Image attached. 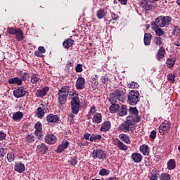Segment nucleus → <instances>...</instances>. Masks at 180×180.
<instances>
[{"label":"nucleus","instance_id":"obj_42","mask_svg":"<svg viewBox=\"0 0 180 180\" xmlns=\"http://www.w3.org/2000/svg\"><path fill=\"white\" fill-rule=\"evenodd\" d=\"M110 174V171L106 169H101L99 172V175L101 176H108Z\"/></svg>","mask_w":180,"mask_h":180},{"label":"nucleus","instance_id":"obj_11","mask_svg":"<svg viewBox=\"0 0 180 180\" xmlns=\"http://www.w3.org/2000/svg\"><path fill=\"white\" fill-rule=\"evenodd\" d=\"M47 151H49V148L44 143H41L37 146V153L40 155L47 154Z\"/></svg>","mask_w":180,"mask_h":180},{"label":"nucleus","instance_id":"obj_9","mask_svg":"<svg viewBox=\"0 0 180 180\" xmlns=\"http://www.w3.org/2000/svg\"><path fill=\"white\" fill-rule=\"evenodd\" d=\"M13 95L15 98H23L26 95V88L18 87L17 89L13 91Z\"/></svg>","mask_w":180,"mask_h":180},{"label":"nucleus","instance_id":"obj_12","mask_svg":"<svg viewBox=\"0 0 180 180\" xmlns=\"http://www.w3.org/2000/svg\"><path fill=\"white\" fill-rule=\"evenodd\" d=\"M129 113L131 115L128 116V117H132L133 120H136L137 117H139V122L141 120V117L139 115V110H137V108L131 107L129 108Z\"/></svg>","mask_w":180,"mask_h":180},{"label":"nucleus","instance_id":"obj_18","mask_svg":"<svg viewBox=\"0 0 180 180\" xmlns=\"http://www.w3.org/2000/svg\"><path fill=\"white\" fill-rule=\"evenodd\" d=\"M131 159L134 162L139 164V162H141V161H143V155L139 153H134L131 156Z\"/></svg>","mask_w":180,"mask_h":180},{"label":"nucleus","instance_id":"obj_21","mask_svg":"<svg viewBox=\"0 0 180 180\" xmlns=\"http://www.w3.org/2000/svg\"><path fill=\"white\" fill-rule=\"evenodd\" d=\"M176 61V59H175V57L170 56L169 58H167L166 61V65L168 68H172L174 65H175V62Z\"/></svg>","mask_w":180,"mask_h":180},{"label":"nucleus","instance_id":"obj_5","mask_svg":"<svg viewBox=\"0 0 180 180\" xmlns=\"http://www.w3.org/2000/svg\"><path fill=\"white\" fill-rule=\"evenodd\" d=\"M127 98L128 103L131 105V106H134L140 101V93L137 90H131L129 92Z\"/></svg>","mask_w":180,"mask_h":180},{"label":"nucleus","instance_id":"obj_44","mask_svg":"<svg viewBox=\"0 0 180 180\" xmlns=\"http://www.w3.org/2000/svg\"><path fill=\"white\" fill-rule=\"evenodd\" d=\"M96 112V108L95 106H92L87 115L88 119H91V116H92V115L95 114Z\"/></svg>","mask_w":180,"mask_h":180},{"label":"nucleus","instance_id":"obj_43","mask_svg":"<svg viewBox=\"0 0 180 180\" xmlns=\"http://www.w3.org/2000/svg\"><path fill=\"white\" fill-rule=\"evenodd\" d=\"M40 81V77H37L36 75H32L31 76V83L32 84H37Z\"/></svg>","mask_w":180,"mask_h":180},{"label":"nucleus","instance_id":"obj_52","mask_svg":"<svg viewBox=\"0 0 180 180\" xmlns=\"http://www.w3.org/2000/svg\"><path fill=\"white\" fill-rule=\"evenodd\" d=\"M111 18L112 20H117V19H119V15L115 13H111Z\"/></svg>","mask_w":180,"mask_h":180},{"label":"nucleus","instance_id":"obj_29","mask_svg":"<svg viewBox=\"0 0 180 180\" xmlns=\"http://www.w3.org/2000/svg\"><path fill=\"white\" fill-rule=\"evenodd\" d=\"M140 151L143 155H148L150 154V148L147 145H142L140 146Z\"/></svg>","mask_w":180,"mask_h":180},{"label":"nucleus","instance_id":"obj_25","mask_svg":"<svg viewBox=\"0 0 180 180\" xmlns=\"http://www.w3.org/2000/svg\"><path fill=\"white\" fill-rule=\"evenodd\" d=\"M15 39L18 40V41H22L23 39H25V35L23 34V31L20 28L17 29L15 31Z\"/></svg>","mask_w":180,"mask_h":180},{"label":"nucleus","instance_id":"obj_60","mask_svg":"<svg viewBox=\"0 0 180 180\" xmlns=\"http://www.w3.org/2000/svg\"><path fill=\"white\" fill-rule=\"evenodd\" d=\"M5 155V149L0 148V157H4Z\"/></svg>","mask_w":180,"mask_h":180},{"label":"nucleus","instance_id":"obj_41","mask_svg":"<svg viewBox=\"0 0 180 180\" xmlns=\"http://www.w3.org/2000/svg\"><path fill=\"white\" fill-rule=\"evenodd\" d=\"M101 139H102V136L101 135L92 134L90 136V141H98V140H101Z\"/></svg>","mask_w":180,"mask_h":180},{"label":"nucleus","instance_id":"obj_17","mask_svg":"<svg viewBox=\"0 0 180 180\" xmlns=\"http://www.w3.org/2000/svg\"><path fill=\"white\" fill-rule=\"evenodd\" d=\"M46 122L48 123H58L60 122V117L54 114H49L46 116Z\"/></svg>","mask_w":180,"mask_h":180},{"label":"nucleus","instance_id":"obj_49","mask_svg":"<svg viewBox=\"0 0 180 180\" xmlns=\"http://www.w3.org/2000/svg\"><path fill=\"white\" fill-rule=\"evenodd\" d=\"M30 78V75H29V73L25 72L22 76V81H27Z\"/></svg>","mask_w":180,"mask_h":180},{"label":"nucleus","instance_id":"obj_36","mask_svg":"<svg viewBox=\"0 0 180 180\" xmlns=\"http://www.w3.org/2000/svg\"><path fill=\"white\" fill-rule=\"evenodd\" d=\"M119 139H120L122 141H124L127 144H130V138H129V136L122 134L119 135Z\"/></svg>","mask_w":180,"mask_h":180},{"label":"nucleus","instance_id":"obj_20","mask_svg":"<svg viewBox=\"0 0 180 180\" xmlns=\"http://www.w3.org/2000/svg\"><path fill=\"white\" fill-rule=\"evenodd\" d=\"M68 146H70V142H68V141H63L62 143L58 146L56 150L57 153H63L65 148H68Z\"/></svg>","mask_w":180,"mask_h":180},{"label":"nucleus","instance_id":"obj_64","mask_svg":"<svg viewBox=\"0 0 180 180\" xmlns=\"http://www.w3.org/2000/svg\"><path fill=\"white\" fill-rule=\"evenodd\" d=\"M108 180H117L116 177H110Z\"/></svg>","mask_w":180,"mask_h":180},{"label":"nucleus","instance_id":"obj_3","mask_svg":"<svg viewBox=\"0 0 180 180\" xmlns=\"http://www.w3.org/2000/svg\"><path fill=\"white\" fill-rule=\"evenodd\" d=\"M109 101L110 103L124 102V93L122 91V90L117 89L110 94Z\"/></svg>","mask_w":180,"mask_h":180},{"label":"nucleus","instance_id":"obj_58","mask_svg":"<svg viewBox=\"0 0 180 180\" xmlns=\"http://www.w3.org/2000/svg\"><path fill=\"white\" fill-rule=\"evenodd\" d=\"M66 65L67 67H72V65H74V60H68Z\"/></svg>","mask_w":180,"mask_h":180},{"label":"nucleus","instance_id":"obj_61","mask_svg":"<svg viewBox=\"0 0 180 180\" xmlns=\"http://www.w3.org/2000/svg\"><path fill=\"white\" fill-rule=\"evenodd\" d=\"M84 139L86 140H89L90 141V139H91V134H85L84 136Z\"/></svg>","mask_w":180,"mask_h":180},{"label":"nucleus","instance_id":"obj_2","mask_svg":"<svg viewBox=\"0 0 180 180\" xmlns=\"http://www.w3.org/2000/svg\"><path fill=\"white\" fill-rule=\"evenodd\" d=\"M70 96H72L71 101L72 112L74 115H77L78 112H79V108H81V101L78 98V92L73 91Z\"/></svg>","mask_w":180,"mask_h":180},{"label":"nucleus","instance_id":"obj_26","mask_svg":"<svg viewBox=\"0 0 180 180\" xmlns=\"http://www.w3.org/2000/svg\"><path fill=\"white\" fill-rule=\"evenodd\" d=\"M151 37H153L151 33H146L144 34L143 41L145 46H150V44H151Z\"/></svg>","mask_w":180,"mask_h":180},{"label":"nucleus","instance_id":"obj_55","mask_svg":"<svg viewBox=\"0 0 180 180\" xmlns=\"http://www.w3.org/2000/svg\"><path fill=\"white\" fill-rule=\"evenodd\" d=\"M150 180H158V176H157V174H152Z\"/></svg>","mask_w":180,"mask_h":180},{"label":"nucleus","instance_id":"obj_15","mask_svg":"<svg viewBox=\"0 0 180 180\" xmlns=\"http://www.w3.org/2000/svg\"><path fill=\"white\" fill-rule=\"evenodd\" d=\"M76 88L80 91H82L85 88V79L82 77H79L76 82Z\"/></svg>","mask_w":180,"mask_h":180},{"label":"nucleus","instance_id":"obj_56","mask_svg":"<svg viewBox=\"0 0 180 180\" xmlns=\"http://www.w3.org/2000/svg\"><path fill=\"white\" fill-rule=\"evenodd\" d=\"M38 51H39L41 53H46V49L44 48V46H39L38 48Z\"/></svg>","mask_w":180,"mask_h":180},{"label":"nucleus","instance_id":"obj_31","mask_svg":"<svg viewBox=\"0 0 180 180\" xmlns=\"http://www.w3.org/2000/svg\"><path fill=\"white\" fill-rule=\"evenodd\" d=\"M101 131H109V130H110V122L107 121L105 122L101 129H100Z\"/></svg>","mask_w":180,"mask_h":180},{"label":"nucleus","instance_id":"obj_14","mask_svg":"<svg viewBox=\"0 0 180 180\" xmlns=\"http://www.w3.org/2000/svg\"><path fill=\"white\" fill-rule=\"evenodd\" d=\"M25 169H26L25 164L20 162H16L15 163L14 170L15 171V172H18V174H23V172H25Z\"/></svg>","mask_w":180,"mask_h":180},{"label":"nucleus","instance_id":"obj_53","mask_svg":"<svg viewBox=\"0 0 180 180\" xmlns=\"http://www.w3.org/2000/svg\"><path fill=\"white\" fill-rule=\"evenodd\" d=\"M70 164L71 165H77V163L78 162V161L77 160V158H73L71 160H70Z\"/></svg>","mask_w":180,"mask_h":180},{"label":"nucleus","instance_id":"obj_35","mask_svg":"<svg viewBox=\"0 0 180 180\" xmlns=\"http://www.w3.org/2000/svg\"><path fill=\"white\" fill-rule=\"evenodd\" d=\"M153 44L155 46H162L164 44V41L162 38L160 37H155L153 39Z\"/></svg>","mask_w":180,"mask_h":180},{"label":"nucleus","instance_id":"obj_30","mask_svg":"<svg viewBox=\"0 0 180 180\" xmlns=\"http://www.w3.org/2000/svg\"><path fill=\"white\" fill-rule=\"evenodd\" d=\"M116 146L119 150H121L122 151H127V146L124 145V143L119 139L117 141Z\"/></svg>","mask_w":180,"mask_h":180},{"label":"nucleus","instance_id":"obj_1","mask_svg":"<svg viewBox=\"0 0 180 180\" xmlns=\"http://www.w3.org/2000/svg\"><path fill=\"white\" fill-rule=\"evenodd\" d=\"M139 122H140V117H139L135 120H133L131 117H127L126 121L118 127V130L124 131V133H127V131H130V130L134 127V124L139 123Z\"/></svg>","mask_w":180,"mask_h":180},{"label":"nucleus","instance_id":"obj_45","mask_svg":"<svg viewBox=\"0 0 180 180\" xmlns=\"http://www.w3.org/2000/svg\"><path fill=\"white\" fill-rule=\"evenodd\" d=\"M139 86H140V85H139V83L134 82H131L128 84V87H129V88H131V89H137V88H139Z\"/></svg>","mask_w":180,"mask_h":180},{"label":"nucleus","instance_id":"obj_38","mask_svg":"<svg viewBox=\"0 0 180 180\" xmlns=\"http://www.w3.org/2000/svg\"><path fill=\"white\" fill-rule=\"evenodd\" d=\"M155 33L156 34V36H164V34H165V32H164V30L161 29L160 27H157L153 29Z\"/></svg>","mask_w":180,"mask_h":180},{"label":"nucleus","instance_id":"obj_4","mask_svg":"<svg viewBox=\"0 0 180 180\" xmlns=\"http://www.w3.org/2000/svg\"><path fill=\"white\" fill-rule=\"evenodd\" d=\"M171 20H172L171 17L161 15L155 19L154 25L155 27H168V25L171 24Z\"/></svg>","mask_w":180,"mask_h":180},{"label":"nucleus","instance_id":"obj_62","mask_svg":"<svg viewBox=\"0 0 180 180\" xmlns=\"http://www.w3.org/2000/svg\"><path fill=\"white\" fill-rule=\"evenodd\" d=\"M122 5H127V0H118Z\"/></svg>","mask_w":180,"mask_h":180},{"label":"nucleus","instance_id":"obj_34","mask_svg":"<svg viewBox=\"0 0 180 180\" xmlns=\"http://www.w3.org/2000/svg\"><path fill=\"white\" fill-rule=\"evenodd\" d=\"M175 167H176V163L175 162V160L170 159L167 162V169H169L171 171L172 169H175Z\"/></svg>","mask_w":180,"mask_h":180},{"label":"nucleus","instance_id":"obj_48","mask_svg":"<svg viewBox=\"0 0 180 180\" xmlns=\"http://www.w3.org/2000/svg\"><path fill=\"white\" fill-rule=\"evenodd\" d=\"M7 160L8 162H12L15 160V155L13 153L7 154Z\"/></svg>","mask_w":180,"mask_h":180},{"label":"nucleus","instance_id":"obj_22","mask_svg":"<svg viewBox=\"0 0 180 180\" xmlns=\"http://www.w3.org/2000/svg\"><path fill=\"white\" fill-rule=\"evenodd\" d=\"M92 122L95 124H99V123H102V115L99 112H96L92 118Z\"/></svg>","mask_w":180,"mask_h":180},{"label":"nucleus","instance_id":"obj_10","mask_svg":"<svg viewBox=\"0 0 180 180\" xmlns=\"http://www.w3.org/2000/svg\"><path fill=\"white\" fill-rule=\"evenodd\" d=\"M47 110H48V108L46 103L40 104L39 107L37 108V112L38 117H44Z\"/></svg>","mask_w":180,"mask_h":180},{"label":"nucleus","instance_id":"obj_13","mask_svg":"<svg viewBox=\"0 0 180 180\" xmlns=\"http://www.w3.org/2000/svg\"><path fill=\"white\" fill-rule=\"evenodd\" d=\"M169 127H171L170 122H163L159 127V131L160 134H165L168 130H169Z\"/></svg>","mask_w":180,"mask_h":180},{"label":"nucleus","instance_id":"obj_47","mask_svg":"<svg viewBox=\"0 0 180 180\" xmlns=\"http://www.w3.org/2000/svg\"><path fill=\"white\" fill-rule=\"evenodd\" d=\"M18 28L8 27L7 28V33H8V34H15Z\"/></svg>","mask_w":180,"mask_h":180},{"label":"nucleus","instance_id":"obj_27","mask_svg":"<svg viewBox=\"0 0 180 180\" xmlns=\"http://www.w3.org/2000/svg\"><path fill=\"white\" fill-rule=\"evenodd\" d=\"M74 44V40L71 39H65L63 43V46L65 49H67V50H68V49H70V47H72V46Z\"/></svg>","mask_w":180,"mask_h":180},{"label":"nucleus","instance_id":"obj_19","mask_svg":"<svg viewBox=\"0 0 180 180\" xmlns=\"http://www.w3.org/2000/svg\"><path fill=\"white\" fill-rule=\"evenodd\" d=\"M47 92H49V87L45 86L43 89L37 90L36 95L37 98H43L47 95Z\"/></svg>","mask_w":180,"mask_h":180},{"label":"nucleus","instance_id":"obj_23","mask_svg":"<svg viewBox=\"0 0 180 180\" xmlns=\"http://www.w3.org/2000/svg\"><path fill=\"white\" fill-rule=\"evenodd\" d=\"M165 56V49L163 47H160L158 49V53L156 54L157 60H158V61H161V60L164 58Z\"/></svg>","mask_w":180,"mask_h":180},{"label":"nucleus","instance_id":"obj_57","mask_svg":"<svg viewBox=\"0 0 180 180\" xmlns=\"http://www.w3.org/2000/svg\"><path fill=\"white\" fill-rule=\"evenodd\" d=\"M145 9H146V11H151V9H153V6L148 4H146L145 5Z\"/></svg>","mask_w":180,"mask_h":180},{"label":"nucleus","instance_id":"obj_28","mask_svg":"<svg viewBox=\"0 0 180 180\" xmlns=\"http://www.w3.org/2000/svg\"><path fill=\"white\" fill-rule=\"evenodd\" d=\"M8 83L11 84V85H13L15 84H16L17 85H22V84H23V82H22V79H20L19 77H14L8 80Z\"/></svg>","mask_w":180,"mask_h":180},{"label":"nucleus","instance_id":"obj_63","mask_svg":"<svg viewBox=\"0 0 180 180\" xmlns=\"http://www.w3.org/2000/svg\"><path fill=\"white\" fill-rule=\"evenodd\" d=\"M174 45L176 46V47H179L180 46V43H179V41H174Z\"/></svg>","mask_w":180,"mask_h":180},{"label":"nucleus","instance_id":"obj_24","mask_svg":"<svg viewBox=\"0 0 180 180\" xmlns=\"http://www.w3.org/2000/svg\"><path fill=\"white\" fill-rule=\"evenodd\" d=\"M23 116H24L23 112L18 111V112L13 113L12 119L15 122H20V120H22V119H23Z\"/></svg>","mask_w":180,"mask_h":180},{"label":"nucleus","instance_id":"obj_32","mask_svg":"<svg viewBox=\"0 0 180 180\" xmlns=\"http://www.w3.org/2000/svg\"><path fill=\"white\" fill-rule=\"evenodd\" d=\"M119 109H120V105L119 104L112 103V105L110 106V112L111 113H116V112H119Z\"/></svg>","mask_w":180,"mask_h":180},{"label":"nucleus","instance_id":"obj_8","mask_svg":"<svg viewBox=\"0 0 180 180\" xmlns=\"http://www.w3.org/2000/svg\"><path fill=\"white\" fill-rule=\"evenodd\" d=\"M34 136H36L39 140H41V138L43 137V129L41 128V124L40 122H38L34 124Z\"/></svg>","mask_w":180,"mask_h":180},{"label":"nucleus","instance_id":"obj_51","mask_svg":"<svg viewBox=\"0 0 180 180\" xmlns=\"http://www.w3.org/2000/svg\"><path fill=\"white\" fill-rule=\"evenodd\" d=\"M77 72H82V65L81 64H77L76 66Z\"/></svg>","mask_w":180,"mask_h":180},{"label":"nucleus","instance_id":"obj_16","mask_svg":"<svg viewBox=\"0 0 180 180\" xmlns=\"http://www.w3.org/2000/svg\"><path fill=\"white\" fill-rule=\"evenodd\" d=\"M57 141V137L53 134H48L45 136V143L47 144H54Z\"/></svg>","mask_w":180,"mask_h":180},{"label":"nucleus","instance_id":"obj_6","mask_svg":"<svg viewBox=\"0 0 180 180\" xmlns=\"http://www.w3.org/2000/svg\"><path fill=\"white\" fill-rule=\"evenodd\" d=\"M68 94H70V86H62L60 90L58 91V99L60 103L63 105L67 102V97L68 96Z\"/></svg>","mask_w":180,"mask_h":180},{"label":"nucleus","instance_id":"obj_40","mask_svg":"<svg viewBox=\"0 0 180 180\" xmlns=\"http://www.w3.org/2000/svg\"><path fill=\"white\" fill-rule=\"evenodd\" d=\"M160 180H170L171 175L168 173H162L160 176Z\"/></svg>","mask_w":180,"mask_h":180},{"label":"nucleus","instance_id":"obj_39","mask_svg":"<svg viewBox=\"0 0 180 180\" xmlns=\"http://www.w3.org/2000/svg\"><path fill=\"white\" fill-rule=\"evenodd\" d=\"M25 141L27 143H34V141H35L34 136H33L32 134H27L25 136Z\"/></svg>","mask_w":180,"mask_h":180},{"label":"nucleus","instance_id":"obj_59","mask_svg":"<svg viewBox=\"0 0 180 180\" xmlns=\"http://www.w3.org/2000/svg\"><path fill=\"white\" fill-rule=\"evenodd\" d=\"M34 54L37 57H43V54L39 51H36Z\"/></svg>","mask_w":180,"mask_h":180},{"label":"nucleus","instance_id":"obj_7","mask_svg":"<svg viewBox=\"0 0 180 180\" xmlns=\"http://www.w3.org/2000/svg\"><path fill=\"white\" fill-rule=\"evenodd\" d=\"M91 157L94 160H106V153L102 149H96L91 153Z\"/></svg>","mask_w":180,"mask_h":180},{"label":"nucleus","instance_id":"obj_46","mask_svg":"<svg viewBox=\"0 0 180 180\" xmlns=\"http://www.w3.org/2000/svg\"><path fill=\"white\" fill-rule=\"evenodd\" d=\"M167 79L169 81V82L174 84V82H175V74L170 73L169 75H167Z\"/></svg>","mask_w":180,"mask_h":180},{"label":"nucleus","instance_id":"obj_54","mask_svg":"<svg viewBox=\"0 0 180 180\" xmlns=\"http://www.w3.org/2000/svg\"><path fill=\"white\" fill-rule=\"evenodd\" d=\"M6 138V134L4 132L0 131V141L2 140H5Z\"/></svg>","mask_w":180,"mask_h":180},{"label":"nucleus","instance_id":"obj_50","mask_svg":"<svg viewBox=\"0 0 180 180\" xmlns=\"http://www.w3.org/2000/svg\"><path fill=\"white\" fill-rule=\"evenodd\" d=\"M156 136H157V131L154 130L152 131L150 134V139H151L152 140H154V139H155Z\"/></svg>","mask_w":180,"mask_h":180},{"label":"nucleus","instance_id":"obj_33","mask_svg":"<svg viewBox=\"0 0 180 180\" xmlns=\"http://www.w3.org/2000/svg\"><path fill=\"white\" fill-rule=\"evenodd\" d=\"M96 16L98 19H103L106 16V11H105L104 9L101 8L98 11H97Z\"/></svg>","mask_w":180,"mask_h":180},{"label":"nucleus","instance_id":"obj_37","mask_svg":"<svg viewBox=\"0 0 180 180\" xmlns=\"http://www.w3.org/2000/svg\"><path fill=\"white\" fill-rule=\"evenodd\" d=\"M127 115V108L125 105H122L120 112H118V116H126Z\"/></svg>","mask_w":180,"mask_h":180}]
</instances>
